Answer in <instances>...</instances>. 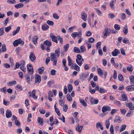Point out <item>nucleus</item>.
<instances>
[{
	"label": "nucleus",
	"instance_id": "55",
	"mask_svg": "<svg viewBox=\"0 0 134 134\" xmlns=\"http://www.w3.org/2000/svg\"><path fill=\"white\" fill-rule=\"evenodd\" d=\"M56 71L54 69H52L51 71V75H54L55 74Z\"/></svg>",
	"mask_w": 134,
	"mask_h": 134
},
{
	"label": "nucleus",
	"instance_id": "11",
	"mask_svg": "<svg viewBox=\"0 0 134 134\" xmlns=\"http://www.w3.org/2000/svg\"><path fill=\"white\" fill-rule=\"evenodd\" d=\"M126 89L128 91H131L134 90V85H131L127 86Z\"/></svg>",
	"mask_w": 134,
	"mask_h": 134
},
{
	"label": "nucleus",
	"instance_id": "6",
	"mask_svg": "<svg viewBox=\"0 0 134 134\" xmlns=\"http://www.w3.org/2000/svg\"><path fill=\"white\" fill-rule=\"evenodd\" d=\"M82 59V57L80 54H77V59L76 60V61L77 63L80 66H81V63H79V61L81 60Z\"/></svg>",
	"mask_w": 134,
	"mask_h": 134
},
{
	"label": "nucleus",
	"instance_id": "30",
	"mask_svg": "<svg viewBox=\"0 0 134 134\" xmlns=\"http://www.w3.org/2000/svg\"><path fill=\"white\" fill-rule=\"evenodd\" d=\"M126 125L125 124H123L121 127V129L120 130V132H121L123 131H124L126 129Z\"/></svg>",
	"mask_w": 134,
	"mask_h": 134
},
{
	"label": "nucleus",
	"instance_id": "9",
	"mask_svg": "<svg viewBox=\"0 0 134 134\" xmlns=\"http://www.w3.org/2000/svg\"><path fill=\"white\" fill-rule=\"evenodd\" d=\"M41 81V76L38 74H36V75L35 78V83L40 82Z\"/></svg>",
	"mask_w": 134,
	"mask_h": 134
},
{
	"label": "nucleus",
	"instance_id": "20",
	"mask_svg": "<svg viewBox=\"0 0 134 134\" xmlns=\"http://www.w3.org/2000/svg\"><path fill=\"white\" fill-rule=\"evenodd\" d=\"M43 44L49 46V47H50L52 43L51 42L47 40L44 42Z\"/></svg>",
	"mask_w": 134,
	"mask_h": 134
},
{
	"label": "nucleus",
	"instance_id": "59",
	"mask_svg": "<svg viewBox=\"0 0 134 134\" xmlns=\"http://www.w3.org/2000/svg\"><path fill=\"white\" fill-rule=\"evenodd\" d=\"M53 17L54 18L56 19H58L59 18V16L56 13H54L53 14Z\"/></svg>",
	"mask_w": 134,
	"mask_h": 134
},
{
	"label": "nucleus",
	"instance_id": "22",
	"mask_svg": "<svg viewBox=\"0 0 134 134\" xmlns=\"http://www.w3.org/2000/svg\"><path fill=\"white\" fill-rule=\"evenodd\" d=\"M38 122L41 125H43V119L40 117H38L37 119Z\"/></svg>",
	"mask_w": 134,
	"mask_h": 134
},
{
	"label": "nucleus",
	"instance_id": "15",
	"mask_svg": "<svg viewBox=\"0 0 134 134\" xmlns=\"http://www.w3.org/2000/svg\"><path fill=\"white\" fill-rule=\"evenodd\" d=\"M20 27L19 26L17 27L16 29L14 31L12 32V34L13 36H14L18 34L20 31Z\"/></svg>",
	"mask_w": 134,
	"mask_h": 134
},
{
	"label": "nucleus",
	"instance_id": "49",
	"mask_svg": "<svg viewBox=\"0 0 134 134\" xmlns=\"http://www.w3.org/2000/svg\"><path fill=\"white\" fill-rule=\"evenodd\" d=\"M110 124L109 121V120L108 119L106 123V127L107 129H109Z\"/></svg>",
	"mask_w": 134,
	"mask_h": 134
},
{
	"label": "nucleus",
	"instance_id": "36",
	"mask_svg": "<svg viewBox=\"0 0 134 134\" xmlns=\"http://www.w3.org/2000/svg\"><path fill=\"white\" fill-rule=\"evenodd\" d=\"M115 3V1H112L111 2H110V6L112 9H114V3Z\"/></svg>",
	"mask_w": 134,
	"mask_h": 134
},
{
	"label": "nucleus",
	"instance_id": "25",
	"mask_svg": "<svg viewBox=\"0 0 134 134\" xmlns=\"http://www.w3.org/2000/svg\"><path fill=\"white\" fill-rule=\"evenodd\" d=\"M50 37L52 38V41L56 43H58L57 38L54 35L50 36Z\"/></svg>",
	"mask_w": 134,
	"mask_h": 134
},
{
	"label": "nucleus",
	"instance_id": "48",
	"mask_svg": "<svg viewBox=\"0 0 134 134\" xmlns=\"http://www.w3.org/2000/svg\"><path fill=\"white\" fill-rule=\"evenodd\" d=\"M47 23L50 25L52 26L53 25L54 23L52 21H50L49 20H48L47 21Z\"/></svg>",
	"mask_w": 134,
	"mask_h": 134
},
{
	"label": "nucleus",
	"instance_id": "57",
	"mask_svg": "<svg viewBox=\"0 0 134 134\" xmlns=\"http://www.w3.org/2000/svg\"><path fill=\"white\" fill-rule=\"evenodd\" d=\"M94 41V39L92 37H91L88 39V42L91 43H93Z\"/></svg>",
	"mask_w": 134,
	"mask_h": 134
},
{
	"label": "nucleus",
	"instance_id": "29",
	"mask_svg": "<svg viewBox=\"0 0 134 134\" xmlns=\"http://www.w3.org/2000/svg\"><path fill=\"white\" fill-rule=\"evenodd\" d=\"M74 52L76 53H80L81 52L80 49L77 47H74Z\"/></svg>",
	"mask_w": 134,
	"mask_h": 134
},
{
	"label": "nucleus",
	"instance_id": "14",
	"mask_svg": "<svg viewBox=\"0 0 134 134\" xmlns=\"http://www.w3.org/2000/svg\"><path fill=\"white\" fill-rule=\"evenodd\" d=\"M12 115V112L10 110H7L6 113V116L7 118H10Z\"/></svg>",
	"mask_w": 134,
	"mask_h": 134
},
{
	"label": "nucleus",
	"instance_id": "32",
	"mask_svg": "<svg viewBox=\"0 0 134 134\" xmlns=\"http://www.w3.org/2000/svg\"><path fill=\"white\" fill-rule=\"evenodd\" d=\"M19 40H16L13 42V45L15 47H16L19 44V42H18Z\"/></svg>",
	"mask_w": 134,
	"mask_h": 134
},
{
	"label": "nucleus",
	"instance_id": "34",
	"mask_svg": "<svg viewBox=\"0 0 134 134\" xmlns=\"http://www.w3.org/2000/svg\"><path fill=\"white\" fill-rule=\"evenodd\" d=\"M7 2L10 4H15L16 3V1L15 0H8Z\"/></svg>",
	"mask_w": 134,
	"mask_h": 134
},
{
	"label": "nucleus",
	"instance_id": "50",
	"mask_svg": "<svg viewBox=\"0 0 134 134\" xmlns=\"http://www.w3.org/2000/svg\"><path fill=\"white\" fill-rule=\"evenodd\" d=\"M114 27L115 29L117 30H119L120 29V26L117 24H115L114 25Z\"/></svg>",
	"mask_w": 134,
	"mask_h": 134
},
{
	"label": "nucleus",
	"instance_id": "1",
	"mask_svg": "<svg viewBox=\"0 0 134 134\" xmlns=\"http://www.w3.org/2000/svg\"><path fill=\"white\" fill-rule=\"evenodd\" d=\"M60 48L58 47L55 50V53H52L50 55L51 61L53 62V64L54 66H55L57 62V58L55 57V54L57 57L60 56Z\"/></svg>",
	"mask_w": 134,
	"mask_h": 134
},
{
	"label": "nucleus",
	"instance_id": "38",
	"mask_svg": "<svg viewBox=\"0 0 134 134\" xmlns=\"http://www.w3.org/2000/svg\"><path fill=\"white\" fill-rule=\"evenodd\" d=\"M80 48L81 52L83 53L86 51V48L84 46H81Z\"/></svg>",
	"mask_w": 134,
	"mask_h": 134
},
{
	"label": "nucleus",
	"instance_id": "2",
	"mask_svg": "<svg viewBox=\"0 0 134 134\" xmlns=\"http://www.w3.org/2000/svg\"><path fill=\"white\" fill-rule=\"evenodd\" d=\"M27 71L29 75H32L34 72L33 67L31 64H29L27 65Z\"/></svg>",
	"mask_w": 134,
	"mask_h": 134
},
{
	"label": "nucleus",
	"instance_id": "27",
	"mask_svg": "<svg viewBox=\"0 0 134 134\" xmlns=\"http://www.w3.org/2000/svg\"><path fill=\"white\" fill-rule=\"evenodd\" d=\"M35 91L33 90L32 92V96L33 98L35 99H36L37 98V97L35 95Z\"/></svg>",
	"mask_w": 134,
	"mask_h": 134
},
{
	"label": "nucleus",
	"instance_id": "63",
	"mask_svg": "<svg viewBox=\"0 0 134 134\" xmlns=\"http://www.w3.org/2000/svg\"><path fill=\"white\" fill-rule=\"evenodd\" d=\"M20 66V65L18 62L16 63L15 68H14L15 69H16L18 68Z\"/></svg>",
	"mask_w": 134,
	"mask_h": 134
},
{
	"label": "nucleus",
	"instance_id": "51",
	"mask_svg": "<svg viewBox=\"0 0 134 134\" xmlns=\"http://www.w3.org/2000/svg\"><path fill=\"white\" fill-rule=\"evenodd\" d=\"M15 124L17 126L19 127L20 126V122L17 120H15Z\"/></svg>",
	"mask_w": 134,
	"mask_h": 134
},
{
	"label": "nucleus",
	"instance_id": "16",
	"mask_svg": "<svg viewBox=\"0 0 134 134\" xmlns=\"http://www.w3.org/2000/svg\"><path fill=\"white\" fill-rule=\"evenodd\" d=\"M30 76L29 74H26L25 75V78L29 83H30V77L29 76Z\"/></svg>",
	"mask_w": 134,
	"mask_h": 134
},
{
	"label": "nucleus",
	"instance_id": "21",
	"mask_svg": "<svg viewBox=\"0 0 134 134\" xmlns=\"http://www.w3.org/2000/svg\"><path fill=\"white\" fill-rule=\"evenodd\" d=\"M120 119V118L119 116H116L115 117L114 122H118L120 123L121 121Z\"/></svg>",
	"mask_w": 134,
	"mask_h": 134
},
{
	"label": "nucleus",
	"instance_id": "13",
	"mask_svg": "<svg viewBox=\"0 0 134 134\" xmlns=\"http://www.w3.org/2000/svg\"><path fill=\"white\" fill-rule=\"evenodd\" d=\"M128 98L127 96L125 94H122L121 98L120 99V100H122L125 101L127 100Z\"/></svg>",
	"mask_w": 134,
	"mask_h": 134
},
{
	"label": "nucleus",
	"instance_id": "52",
	"mask_svg": "<svg viewBox=\"0 0 134 134\" xmlns=\"http://www.w3.org/2000/svg\"><path fill=\"white\" fill-rule=\"evenodd\" d=\"M126 14L124 13H122L121 14V17L122 19V20H123L125 19L126 18Z\"/></svg>",
	"mask_w": 134,
	"mask_h": 134
},
{
	"label": "nucleus",
	"instance_id": "60",
	"mask_svg": "<svg viewBox=\"0 0 134 134\" xmlns=\"http://www.w3.org/2000/svg\"><path fill=\"white\" fill-rule=\"evenodd\" d=\"M18 39L19 40L18 42H19V44H20L22 45L24 44V41H22L20 38H19Z\"/></svg>",
	"mask_w": 134,
	"mask_h": 134
},
{
	"label": "nucleus",
	"instance_id": "56",
	"mask_svg": "<svg viewBox=\"0 0 134 134\" xmlns=\"http://www.w3.org/2000/svg\"><path fill=\"white\" fill-rule=\"evenodd\" d=\"M108 15L110 18L112 19L114 18L115 16L114 15L113 13L109 14Z\"/></svg>",
	"mask_w": 134,
	"mask_h": 134
},
{
	"label": "nucleus",
	"instance_id": "7",
	"mask_svg": "<svg viewBox=\"0 0 134 134\" xmlns=\"http://www.w3.org/2000/svg\"><path fill=\"white\" fill-rule=\"evenodd\" d=\"M81 18L85 21H86L87 20V16L86 13L85 12H82L81 13Z\"/></svg>",
	"mask_w": 134,
	"mask_h": 134
},
{
	"label": "nucleus",
	"instance_id": "45",
	"mask_svg": "<svg viewBox=\"0 0 134 134\" xmlns=\"http://www.w3.org/2000/svg\"><path fill=\"white\" fill-rule=\"evenodd\" d=\"M63 110L64 111L66 112L68 109V108L67 105H65L63 107Z\"/></svg>",
	"mask_w": 134,
	"mask_h": 134
},
{
	"label": "nucleus",
	"instance_id": "46",
	"mask_svg": "<svg viewBox=\"0 0 134 134\" xmlns=\"http://www.w3.org/2000/svg\"><path fill=\"white\" fill-rule=\"evenodd\" d=\"M129 79L131 82L134 83V76L133 75L130 76V77Z\"/></svg>",
	"mask_w": 134,
	"mask_h": 134
},
{
	"label": "nucleus",
	"instance_id": "42",
	"mask_svg": "<svg viewBox=\"0 0 134 134\" xmlns=\"http://www.w3.org/2000/svg\"><path fill=\"white\" fill-rule=\"evenodd\" d=\"M96 11L97 12L98 15L100 16H101L102 15V13L98 9H96Z\"/></svg>",
	"mask_w": 134,
	"mask_h": 134
},
{
	"label": "nucleus",
	"instance_id": "43",
	"mask_svg": "<svg viewBox=\"0 0 134 134\" xmlns=\"http://www.w3.org/2000/svg\"><path fill=\"white\" fill-rule=\"evenodd\" d=\"M9 104V102L8 101L6 100L3 99V104L7 106Z\"/></svg>",
	"mask_w": 134,
	"mask_h": 134
},
{
	"label": "nucleus",
	"instance_id": "64",
	"mask_svg": "<svg viewBox=\"0 0 134 134\" xmlns=\"http://www.w3.org/2000/svg\"><path fill=\"white\" fill-rule=\"evenodd\" d=\"M55 110L57 115L60 116V113L58 109V108H55Z\"/></svg>",
	"mask_w": 134,
	"mask_h": 134
},
{
	"label": "nucleus",
	"instance_id": "8",
	"mask_svg": "<svg viewBox=\"0 0 134 134\" xmlns=\"http://www.w3.org/2000/svg\"><path fill=\"white\" fill-rule=\"evenodd\" d=\"M30 58L31 60L33 62H34L35 60L36 59V57L35 55L32 52H31V54L30 55Z\"/></svg>",
	"mask_w": 134,
	"mask_h": 134
},
{
	"label": "nucleus",
	"instance_id": "24",
	"mask_svg": "<svg viewBox=\"0 0 134 134\" xmlns=\"http://www.w3.org/2000/svg\"><path fill=\"white\" fill-rule=\"evenodd\" d=\"M80 100V102L82 104L83 106L84 107H86L87 106V104L84 99L81 98Z\"/></svg>",
	"mask_w": 134,
	"mask_h": 134
},
{
	"label": "nucleus",
	"instance_id": "53",
	"mask_svg": "<svg viewBox=\"0 0 134 134\" xmlns=\"http://www.w3.org/2000/svg\"><path fill=\"white\" fill-rule=\"evenodd\" d=\"M89 91L91 94H93L95 92L96 90L95 89H92L91 88H89Z\"/></svg>",
	"mask_w": 134,
	"mask_h": 134
},
{
	"label": "nucleus",
	"instance_id": "62",
	"mask_svg": "<svg viewBox=\"0 0 134 134\" xmlns=\"http://www.w3.org/2000/svg\"><path fill=\"white\" fill-rule=\"evenodd\" d=\"M127 69L128 71L130 72H132L133 71V68L132 66H127Z\"/></svg>",
	"mask_w": 134,
	"mask_h": 134
},
{
	"label": "nucleus",
	"instance_id": "44",
	"mask_svg": "<svg viewBox=\"0 0 134 134\" xmlns=\"http://www.w3.org/2000/svg\"><path fill=\"white\" fill-rule=\"evenodd\" d=\"M122 42L124 43H127L129 42V40L127 38H124L122 40Z\"/></svg>",
	"mask_w": 134,
	"mask_h": 134
},
{
	"label": "nucleus",
	"instance_id": "26",
	"mask_svg": "<svg viewBox=\"0 0 134 134\" xmlns=\"http://www.w3.org/2000/svg\"><path fill=\"white\" fill-rule=\"evenodd\" d=\"M44 68L43 67H42L38 69V73L40 74H42L44 72Z\"/></svg>",
	"mask_w": 134,
	"mask_h": 134
},
{
	"label": "nucleus",
	"instance_id": "41",
	"mask_svg": "<svg viewBox=\"0 0 134 134\" xmlns=\"http://www.w3.org/2000/svg\"><path fill=\"white\" fill-rule=\"evenodd\" d=\"M2 52H5L6 51L7 49L5 45V44L2 45Z\"/></svg>",
	"mask_w": 134,
	"mask_h": 134
},
{
	"label": "nucleus",
	"instance_id": "12",
	"mask_svg": "<svg viewBox=\"0 0 134 134\" xmlns=\"http://www.w3.org/2000/svg\"><path fill=\"white\" fill-rule=\"evenodd\" d=\"M125 104H126V106L127 107H128L131 110H133L134 109V107L133 106L131 103H127L126 102L125 103Z\"/></svg>",
	"mask_w": 134,
	"mask_h": 134
},
{
	"label": "nucleus",
	"instance_id": "5",
	"mask_svg": "<svg viewBox=\"0 0 134 134\" xmlns=\"http://www.w3.org/2000/svg\"><path fill=\"white\" fill-rule=\"evenodd\" d=\"M90 102L92 104H97L98 103V100L97 99H95L93 97H91L90 98Z\"/></svg>",
	"mask_w": 134,
	"mask_h": 134
},
{
	"label": "nucleus",
	"instance_id": "28",
	"mask_svg": "<svg viewBox=\"0 0 134 134\" xmlns=\"http://www.w3.org/2000/svg\"><path fill=\"white\" fill-rule=\"evenodd\" d=\"M16 83V82L15 81H13L10 82H9L8 83V85L9 86H12L13 85H15Z\"/></svg>",
	"mask_w": 134,
	"mask_h": 134
},
{
	"label": "nucleus",
	"instance_id": "40",
	"mask_svg": "<svg viewBox=\"0 0 134 134\" xmlns=\"http://www.w3.org/2000/svg\"><path fill=\"white\" fill-rule=\"evenodd\" d=\"M98 72L100 75H103V71L100 68H99L98 69Z\"/></svg>",
	"mask_w": 134,
	"mask_h": 134
},
{
	"label": "nucleus",
	"instance_id": "47",
	"mask_svg": "<svg viewBox=\"0 0 134 134\" xmlns=\"http://www.w3.org/2000/svg\"><path fill=\"white\" fill-rule=\"evenodd\" d=\"M21 63L20 64V67H25V61L24 60H22L21 62Z\"/></svg>",
	"mask_w": 134,
	"mask_h": 134
},
{
	"label": "nucleus",
	"instance_id": "37",
	"mask_svg": "<svg viewBox=\"0 0 134 134\" xmlns=\"http://www.w3.org/2000/svg\"><path fill=\"white\" fill-rule=\"evenodd\" d=\"M68 91L70 92H71L72 90V86L71 84H69L68 86Z\"/></svg>",
	"mask_w": 134,
	"mask_h": 134
},
{
	"label": "nucleus",
	"instance_id": "18",
	"mask_svg": "<svg viewBox=\"0 0 134 134\" xmlns=\"http://www.w3.org/2000/svg\"><path fill=\"white\" fill-rule=\"evenodd\" d=\"M38 39V37L37 36H35L32 38V41L33 43L36 44L37 43V41Z\"/></svg>",
	"mask_w": 134,
	"mask_h": 134
},
{
	"label": "nucleus",
	"instance_id": "10",
	"mask_svg": "<svg viewBox=\"0 0 134 134\" xmlns=\"http://www.w3.org/2000/svg\"><path fill=\"white\" fill-rule=\"evenodd\" d=\"M120 53L118 49H115L112 52V54L113 56H116Z\"/></svg>",
	"mask_w": 134,
	"mask_h": 134
},
{
	"label": "nucleus",
	"instance_id": "58",
	"mask_svg": "<svg viewBox=\"0 0 134 134\" xmlns=\"http://www.w3.org/2000/svg\"><path fill=\"white\" fill-rule=\"evenodd\" d=\"M107 110L106 106H103L102 109V111L103 113H104Z\"/></svg>",
	"mask_w": 134,
	"mask_h": 134
},
{
	"label": "nucleus",
	"instance_id": "23",
	"mask_svg": "<svg viewBox=\"0 0 134 134\" xmlns=\"http://www.w3.org/2000/svg\"><path fill=\"white\" fill-rule=\"evenodd\" d=\"M123 31L125 35H126L128 33V28L127 25H126L124 28Z\"/></svg>",
	"mask_w": 134,
	"mask_h": 134
},
{
	"label": "nucleus",
	"instance_id": "39",
	"mask_svg": "<svg viewBox=\"0 0 134 134\" xmlns=\"http://www.w3.org/2000/svg\"><path fill=\"white\" fill-rule=\"evenodd\" d=\"M73 67L74 69L77 71H79L80 70V68L77 64H76L74 66H72Z\"/></svg>",
	"mask_w": 134,
	"mask_h": 134
},
{
	"label": "nucleus",
	"instance_id": "4",
	"mask_svg": "<svg viewBox=\"0 0 134 134\" xmlns=\"http://www.w3.org/2000/svg\"><path fill=\"white\" fill-rule=\"evenodd\" d=\"M82 32L81 31H80L79 32H74L72 33L71 34V36L74 38H75L77 36L79 37L80 36H81Z\"/></svg>",
	"mask_w": 134,
	"mask_h": 134
},
{
	"label": "nucleus",
	"instance_id": "19",
	"mask_svg": "<svg viewBox=\"0 0 134 134\" xmlns=\"http://www.w3.org/2000/svg\"><path fill=\"white\" fill-rule=\"evenodd\" d=\"M49 27V26L47 24H44L42 26V28L43 31H46Z\"/></svg>",
	"mask_w": 134,
	"mask_h": 134
},
{
	"label": "nucleus",
	"instance_id": "33",
	"mask_svg": "<svg viewBox=\"0 0 134 134\" xmlns=\"http://www.w3.org/2000/svg\"><path fill=\"white\" fill-rule=\"evenodd\" d=\"M67 99L68 101L70 102L72 100V98L69 94H68L67 95Z\"/></svg>",
	"mask_w": 134,
	"mask_h": 134
},
{
	"label": "nucleus",
	"instance_id": "31",
	"mask_svg": "<svg viewBox=\"0 0 134 134\" xmlns=\"http://www.w3.org/2000/svg\"><path fill=\"white\" fill-rule=\"evenodd\" d=\"M69 47V44H67L64 46V51L65 52H66L67 51L68 48Z\"/></svg>",
	"mask_w": 134,
	"mask_h": 134
},
{
	"label": "nucleus",
	"instance_id": "54",
	"mask_svg": "<svg viewBox=\"0 0 134 134\" xmlns=\"http://www.w3.org/2000/svg\"><path fill=\"white\" fill-rule=\"evenodd\" d=\"M11 29V27L10 26L5 28V31L6 32H8Z\"/></svg>",
	"mask_w": 134,
	"mask_h": 134
},
{
	"label": "nucleus",
	"instance_id": "3",
	"mask_svg": "<svg viewBox=\"0 0 134 134\" xmlns=\"http://www.w3.org/2000/svg\"><path fill=\"white\" fill-rule=\"evenodd\" d=\"M111 32V30L108 29L107 27H106L104 31L103 32V35L104 37H103L104 38H105Z\"/></svg>",
	"mask_w": 134,
	"mask_h": 134
},
{
	"label": "nucleus",
	"instance_id": "61",
	"mask_svg": "<svg viewBox=\"0 0 134 134\" xmlns=\"http://www.w3.org/2000/svg\"><path fill=\"white\" fill-rule=\"evenodd\" d=\"M91 83L93 87H94L97 86L96 83L93 81L91 82Z\"/></svg>",
	"mask_w": 134,
	"mask_h": 134
},
{
	"label": "nucleus",
	"instance_id": "17",
	"mask_svg": "<svg viewBox=\"0 0 134 134\" xmlns=\"http://www.w3.org/2000/svg\"><path fill=\"white\" fill-rule=\"evenodd\" d=\"M24 5L22 3H19L18 4H15L14 5L16 9H19L24 7Z\"/></svg>",
	"mask_w": 134,
	"mask_h": 134
},
{
	"label": "nucleus",
	"instance_id": "35",
	"mask_svg": "<svg viewBox=\"0 0 134 134\" xmlns=\"http://www.w3.org/2000/svg\"><path fill=\"white\" fill-rule=\"evenodd\" d=\"M118 78L119 80L120 81H122L124 80V79L123 78V76L121 74H119Z\"/></svg>",
	"mask_w": 134,
	"mask_h": 134
}]
</instances>
